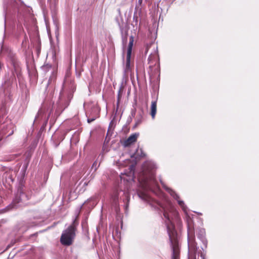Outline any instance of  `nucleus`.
<instances>
[{
	"mask_svg": "<svg viewBox=\"0 0 259 259\" xmlns=\"http://www.w3.org/2000/svg\"><path fill=\"white\" fill-rule=\"evenodd\" d=\"M177 214L178 213L176 210L171 205L170 206L169 209L165 208H163V215L166 220L165 221V223L167 226V232L172 249L171 259H179L178 247L176 241L175 240V232L174 230V226L171 223L172 217H176Z\"/></svg>",
	"mask_w": 259,
	"mask_h": 259,
	"instance_id": "nucleus-1",
	"label": "nucleus"
},
{
	"mask_svg": "<svg viewBox=\"0 0 259 259\" xmlns=\"http://www.w3.org/2000/svg\"><path fill=\"white\" fill-rule=\"evenodd\" d=\"M155 165L151 162H145L143 165V177L139 178L142 182V186L147 190L154 191L158 188L155 178Z\"/></svg>",
	"mask_w": 259,
	"mask_h": 259,
	"instance_id": "nucleus-2",
	"label": "nucleus"
},
{
	"mask_svg": "<svg viewBox=\"0 0 259 259\" xmlns=\"http://www.w3.org/2000/svg\"><path fill=\"white\" fill-rule=\"evenodd\" d=\"M75 232L76 228L73 224L64 230L60 239L61 244L66 246L72 245L75 237Z\"/></svg>",
	"mask_w": 259,
	"mask_h": 259,
	"instance_id": "nucleus-3",
	"label": "nucleus"
},
{
	"mask_svg": "<svg viewBox=\"0 0 259 259\" xmlns=\"http://www.w3.org/2000/svg\"><path fill=\"white\" fill-rule=\"evenodd\" d=\"M134 41V37L132 35L130 37V41L126 55V64L124 68V72L126 73H128V72L131 70V57Z\"/></svg>",
	"mask_w": 259,
	"mask_h": 259,
	"instance_id": "nucleus-4",
	"label": "nucleus"
},
{
	"mask_svg": "<svg viewBox=\"0 0 259 259\" xmlns=\"http://www.w3.org/2000/svg\"><path fill=\"white\" fill-rule=\"evenodd\" d=\"M161 183L163 187L165 188V189L175 199H176L178 201L179 205L182 208L183 210L186 212L187 207L185 205L184 202L182 200H180L179 196L172 190L171 189L166 187L165 185L161 181Z\"/></svg>",
	"mask_w": 259,
	"mask_h": 259,
	"instance_id": "nucleus-5",
	"label": "nucleus"
},
{
	"mask_svg": "<svg viewBox=\"0 0 259 259\" xmlns=\"http://www.w3.org/2000/svg\"><path fill=\"white\" fill-rule=\"evenodd\" d=\"M188 243L189 248L191 250V251L193 252L194 253H196V252L198 249V247L197 246L196 243L195 242L194 240L193 237H191L190 236L189 232H188Z\"/></svg>",
	"mask_w": 259,
	"mask_h": 259,
	"instance_id": "nucleus-6",
	"label": "nucleus"
},
{
	"mask_svg": "<svg viewBox=\"0 0 259 259\" xmlns=\"http://www.w3.org/2000/svg\"><path fill=\"white\" fill-rule=\"evenodd\" d=\"M139 136L138 134H134L131 135L125 141L124 145V146H128L131 144L135 142L137 139V138Z\"/></svg>",
	"mask_w": 259,
	"mask_h": 259,
	"instance_id": "nucleus-7",
	"label": "nucleus"
},
{
	"mask_svg": "<svg viewBox=\"0 0 259 259\" xmlns=\"http://www.w3.org/2000/svg\"><path fill=\"white\" fill-rule=\"evenodd\" d=\"M198 238L202 241L205 247H206L207 240L205 238V231L203 229H199L197 232Z\"/></svg>",
	"mask_w": 259,
	"mask_h": 259,
	"instance_id": "nucleus-8",
	"label": "nucleus"
},
{
	"mask_svg": "<svg viewBox=\"0 0 259 259\" xmlns=\"http://www.w3.org/2000/svg\"><path fill=\"white\" fill-rule=\"evenodd\" d=\"M143 115H144V111L143 110H141L140 111H139L135 118L136 121V124L135 126H137L139 125L140 124H141L143 120Z\"/></svg>",
	"mask_w": 259,
	"mask_h": 259,
	"instance_id": "nucleus-9",
	"label": "nucleus"
},
{
	"mask_svg": "<svg viewBox=\"0 0 259 259\" xmlns=\"http://www.w3.org/2000/svg\"><path fill=\"white\" fill-rule=\"evenodd\" d=\"M156 101H152L151 106V115L153 119H154L156 113Z\"/></svg>",
	"mask_w": 259,
	"mask_h": 259,
	"instance_id": "nucleus-10",
	"label": "nucleus"
},
{
	"mask_svg": "<svg viewBox=\"0 0 259 259\" xmlns=\"http://www.w3.org/2000/svg\"><path fill=\"white\" fill-rule=\"evenodd\" d=\"M154 49H155L156 50H155L154 51V54H151L148 58V60L149 62L151 61L152 60H153L154 59H155L156 57H157V55H158V53H157V47H155L154 46Z\"/></svg>",
	"mask_w": 259,
	"mask_h": 259,
	"instance_id": "nucleus-11",
	"label": "nucleus"
},
{
	"mask_svg": "<svg viewBox=\"0 0 259 259\" xmlns=\"http://www.w3.org/2000/svg\"><path fill=\"white\" fill-rule=\"evenodd\" d=\"M51 68V65L49 64L44 65L42 66V69L45 71H48Z\"/></svg>",
	"mask_w": 259,
	"mask_h": 259,
	"instance_id": "nucleus-12",
	"label": "nucleus"
},
{
	"mask_svg": "<svg viewBox=\"0 0 259 259\" xmlns=\"http://www.w3.org/2000/svg\"><path fill=\"white\" fill-rule=\"evenodd\" d=\"M154 46V44H153V43H152V42H151V43H150L149 44H147V45L146 46V48H145V54H146L148 53V50H149V48L150 47H151V46Z\"/></svg>",
	"mask_w": 259,
	"mask_h": 259,
	"instance_id": "nucleus-13",
	"label": "nucleus"
},
{
	"mask_svg": "<svg viewBox=\"0 0 259 259\" xmlns=\"http://www.w3.org/2000/svg\"><path fill=\"white\" fill-rule=\"evenodd\" d=\"M138 195L139 197L140 198H142V199H145L147 197V195L144 193H138Z\"/></svg>",
	"mask_w": 259,
	"mask_h": 259,
	"instance_id": "nucleus-14",
	"label": "nucleus"
},
{
	"mask_svg": "<svg viewBox=\"0 0 259 259\" xmlns=\"http://www.w3.org/2000/svg\"><path fill=\"white\" fill-rule=\"evenodd\" d=\"M96 118V117H92V118H88V123H91L92 122H93V121H94Z\"/></svg>",
	"mask_w": 259,
	"mask_h": 259,
	"instance_id": "nucleus-15",
	"label": "nucleus"
},
{
	"mask_svg": "<svg viewBox=\"0 0 259 259\" xmlns=\"http://www.w3.org/2000/svg\"><path fill=\"white\" fill-rule=\"evenodd\" d=\"M143 2V0H139L138 1V3L137 5H139V6H141V5L142 4ZM138 6V5H137V7Z\"/></svg>",
	"mask_w": 259,
	"mask_h": 259,
	"instance_id": "nucleus-16",
	"label": "nucleus"
},
{
	"mask_svg": "<svg viewBox=\"0 0 259 259\" xmlns=\"http://www.w3.org/2000/svg\"><path fill=\"white\" fill-rule=\"evenodd\" d=\"M126 199H127V201H128L130 198H129L128 194H126Z\"/></svg>",
	"mask_w": 259,
	"mask_h": 259,
	"instance_id": "nucleus-17",
	"label": "nucleus"
},
{
	"mask_svg": "<svg viewBox=\"0 0 259 259\" xmlns=\"http://www.w3.org/2000/svg\"><path fill=\"white\" fill-rule=\"evenodd\" d=\"M97 164V162L95 161V162L93 163V166H96Z\"/></svg>",
	"mask_w": 259,
	"mask_h": 259,
	"instance_id": "nucleus-18",
	"label": "nucleus"
},
{
	"mask_svg": "<svg viewBox=\"0 0 259 259\" xmlns=\"http://www.w3.org/2000/svg\"><path fill=\"white\" fill-rule=\"evenodd\" d=\"M117 199V197L116 196L115 198H114V200H116V199Z\"/></svg>",
	"mask_w": 259,
	"mask_h": 259,
	"instance_id": "nucleus-19",
	"label": "nucleus"
},
{
	"mask_svg": "<svg viewBox=\"0 0 259 259\" xmlns=\"http://www.w3.org/2000/svg\"><path fill=\"white\" fill-rule=\"evenodd\" d=\"M144 156V154H143V155H141V157H143V156Z\"/></svg>",
	"mask_w": 259,
	"mask_h": 259,
	"instance_id": "nucleus-20",
	"label": "nucleus"
},
{
	"mask_svg": "<svg viewBox=\"0 0 259 259\" xmlns=\"http://www.w3.org/2000/svg\"><path fill=\"white\" fill-rule=\"evenodd\" d=\"M126 41H127V39H126V38H125V41L126 42Z\"/></svg>",
	"mask_w": 259,
	"mask_h": 259,
	"instance_id": "nucleus-21",
	"label": "nucleus"
}]
</instances>
